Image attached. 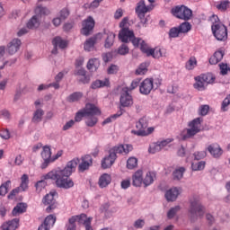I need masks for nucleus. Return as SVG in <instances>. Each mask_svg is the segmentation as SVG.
<instances>
[{
    "instance_id": "obj_1",
    "label": "nucleus",
    "mask_w": 230,
    "mask_h": 230,
    "mask_svg": "<svg viewBox=\"0 0 230 230\" xmlns=\"http://www.w3.org/2000/svg\"><path fill=\"white\" fill-rule=\"evenodd\" d=\"M78 163H80L79 158H74L73 160L67 162L66 165L62 168L53 169L48 173L44 174V179H51L55 181L56 186L58 188H63L64 190H69V188H73L75 186V182L72 179H70L73 172L76 170L78 166Z\"/></svg>"
},
{
    "instance_id": "obj_2",
    "label": "nucleus",
    "mask_w": 230,
    "mask_h": 230,
    "mask_svg": "<svg viewBox=\"0 0 230 230\" xmlns=\"http://www.w3.org/2000/svg\"><path fill=\"white\" fill-rule=\"evenodd\" d=\"M131 181L135 188H141L142 184L145 188H148L155 181V172L150 171L145 172L143 169H138L132 174Z\"/></svg>"
},
{
    "instance_id": "obj_3",
    "label": "nucleus",
    "mask_w": 230,
    "mask_h": 230,
    "mask_svg": "<svg viewBox=\"0 0 230 230\" xmlns=\"http://www.w3.org/2000/svg\"><path fill=\"white\" fill-rule=\"evenodd\" d=\"M199 132H202V118L198 117L188 122V128L180 132L179 139L181 141L191 139V137H195Z\"/></svg>"
},
{
    "instance_id": "obj_4",
    "label": "nucleus",
    "mask_w": 230,
    "mask_h": 230,
    "mask_svg": "<svg viewBox=\"0 0 230 230\" xmlns=\"http://www.w3.org/2000/svg\"><path fill=\"white\" fill-rule=\"evenodd\" d=\"M206 213V208L200 203V199L192 198L190 200V208L188 210V217L192 221L198 220V218H202Z\"/></svg>"
},
{
    "instance_id": "obj_5",
    "label": "nucleus",
    "mask_w": 230,
    "mask_h": 230,
    "mask_svg": "<svg viewBox=\"0 0 230 230\" xmlns=\"http://www.w3.org/2000/svg\"><path fill=\"white\" fill-rule=\"evenodd\" d=\"M119 27L121 30L119 33V39L121 42H128V40H132V39H134V31L130 30L128 18H124L120 22Z\"/></svg>"
},
{
    "instance_id": "obj_6",
    "label": "nucleus",
    "mask_w": 230,
    "mask_h": 230,
    "mask_svg": "<svg viewBox=\"0 0 230 230\" xmlns=\"http://www.w3.org/2000/svg\"><path fill=\"white\" fill-rule=\"evenodd\" d=\"M195 80L194 89H197L198 91H205L209 84L215 82V77L213 76V74H203L195 77Z\"/></svg>"
},
{
    "instance_id": "obj_7",
    "label": "nucleus",
    "mask_w": 230,
    "mask_h": 230,
    "mask_svg": "<svg viewBox=\"0 0 230 230\" xmlns=\"http://www.w3.org/2000/svg\"><path fill=\"white\" fill-rule=\"evenodd\" d=\"M151 10H154V4H151L146 5L144 0H141L137 4L136 12L140 19L138 26H146V19H145V13H148V12H151Z\"/></svg>"
},
{
    "instance_id": "obj_8",
    "label": "nucleus",
    "mask_w": 230,
    "mask_h": 230,
    "mask_svg": "<svg viewBox=\"0 0 230 230\" xmlns=\"http://www.w3.org/2000/svg\"><path fill=\"white\" fill-rule=\"evenodd\" d=\"M148 122L146 121V117H142L139 121L137 122V128L138 130H132V134H135L136 136H150L155 130L153 127L147 128Z\"/></svg>"
},
{
    "instance_id": "obj_9",
    "label": "nucleus",
    "mask_w": 230,
    "mask_h": 230,
    "mask_svg": "<svg viewBox=\"0 0 230 230\" xmlns=\"http://www.w3.org/2000/svg\"><path fill=\"white\" fill-rule=\"evenodd\" d=\"M172 13L177 19H181L182 21H190L193 17V12L186 5H177L172 9Z\"/></svg>"
},
{
    "instance_id": "obj_10",
    "label": "nucleus",
    "mask_w": 230,
    "mask_h": 230,
    "mask_svg": "<svg viewBox=\"0 0 230 230\" xmlns=\"http://www.w3.org/2000/svg\"><path fill=\"white\" fill-rule=\"evenodd\" d=\"M212 31L217 40H227V27L222 23L212 25Z\"/></svg>"
},
{
    "instance_id": "obj_11",
    "label": "nucleus",
    "mask_w": 230,
    "mask_h": 230,
    "mask_svg": "<svg viewBox=\"0 0 230 230\" xmlns=\"http://www.w3.org/2000/svg\"><path fill=\"white\" fill-rule=\"evenodd\" d=\"M102 111L93 103H87L85 107L76 112V116H100Z\"/></svg>"
},
{
    "instance_id": "obj_12",
    "label": "nucleus",
    "mask_w": 230,
    "mask_h": 230,
    "mask_svg": "<svg viewBox=\"0 0 230 230\" xmlns=\"http://www.w3.org/2000/svg\"><path fill=\"white\" fill-rule=\"evenodd\" d=\"M182 193V188L172 187L165 191L164 197L167 202H175L179 199V195Z\"/></svg>"
},
{
    "instance_id": "obj_13",
    "label": "nucleus",
    "mask_w": 230,
    "mask_h": 230,
    "mask_svg": "<svg viewBox=\"0 0 230 230\" xmlns=\"http://www.w3.org/2000/svg\"><path fill=\"white\" fill-rule=\"evenodd\" d=\"M55 195H57L56 191H50L42 199L43 204L45 206H49L47 208L48 213H49V211H51L52 209H55V208H57V199H55Z\"/></svg>"
},
{
    "instance_id": "obj_14",
    "label": "nucleus",
    "mask_w": 230,
    "mask_h": 230,
    "mask_svg": "<svg viewBox=\"0 0 230 230\" xmlns=\"http://www.w3.org/2000/svg\"><path fill=\"white\" fill-rule=\"evenodd\" d=\"M117 155L114 153H111V151L109 152L108 155H106L101 162V166L103 168V170H107L116 163Z\"/></svg>"
},
{
    "instance_id": "obj_15",
    "label": "nucleus",
    "mask_w": 230,
    "mask_h": 230,
    "mask_svg": "<svg viewBox=\"0 0 230 230\" xmlns=\"http://www.w3.org/2000/svg\"><path fill=\"white\" fill-rule=\"evenodd\" d=\"M154 89V79L146 78L139 85L141 94L148 95Z\"/></svg>"
},
{
    "instance_id": "obj_16",
    "label": "nucleus",
    "mask_w": 230,
    "mask_h": 230,
    "mask_svg": "<svg viewBox=\"0 0 230 230\" xmlns=\"http://www.w3.org/2000/svg\"><path fill=\"white\" fill-rule=\"evenodd\" d=\"M94 28V19L89 16L86 20L83 22V28L81 30L82 35H89Z\"/></svg>"
},
{
    "instance_id": "obj_17",
    "label": "nucleus",
    "mask_w": 230,
    "mask_h": 230,
    "mask_svg": "<svg viewBox=\"0 0 230 230\" xmlns=\"http://www.w3.org/2000/svg\"><path fill=\"white\" fill-rule=\"evenodd\" d=\"M41 157L44 160V163L41 164V168L44 170V168H48V164H51V147L48 146H43Z\"/></svg>"
},
{
    "instance_id": "obj_18",
    "label": "nucleus",
    "mask_w": 230,
    "mask_h": 230,
    "mask_svg": "<svg viewBox=\"0 0 230 230\" xmlns=\"http://www.w3.org/2000/svg\"><path fill=\"white\" fill-rule=\"evenodd\" d=\"M93 165V157L89 155L82 156L81 163L78 165L79 172H85Z\"/></svg>"
},
{
    "instance_id": "obj_19",
    "label": "nucleus",
    "mask_w": 230,
    "mask_h": 230,
    "mask_svg": "<svg viewBox=\"0 0 230 230\" xmlns=\"http://www.w3.org/2000/svg\"><path fill=\"white\" fill-rule=\"evenodd\" d=\"M208 152L211 155L212 157H215L216 159H218L224 154V151L222 150V147H220V145L215 143L210 144L207 147Z\"/></svg>"
},
{
    "instance_id": "obj_20",
    "label": "nucleus",
    "mask_w": 230,
    "mask_h": 230,
    "mask_svg": "<svg viewBox=\"0 0 230 230\" xmlns=\"http://www.w3.org/2000/svg\"><path fill=\"white\" fill-rule=\"evenodd\" d=\"M102 37L105 39L104 47L111 48L114 44V39H116V34L109 30H104L103 34L101 33V39Z\"/></svg>"
},
{
    "instance_id": "obj_21",
    "label": "nucleus",
    "mask_w": 230,
    "mask_h": 230,
    "mask_svg": "<svg viewBox=\"0 0 230 230\" xmlns=\"http://www.w3.org/2000/svg\"><path fill=\"white\" fill-rule=\"evenodd\" d=\"M56 222L57 217L53 215H49L45 218L44 223L39 226L38 230H50L51 227L55 226Z\"/></svg>"
},
{
    "instance_id": "obj_22",
    "label": "nucleus",
    "mask_w": 230,
    "mask_h": 230,
    "mask_svg": "<svg viewBox=\"0 0 230 230\" xmlns=\"http://www.w3.org/2000/svg\"><path fill=\"white\" fill-rule=\"evenodd\" d=\"M22 44V42L19 39L12 40V41L7 45V53H9V55H15V53L21 49Z\"/></svg>"
},
{
    "instance_id": "obj_23",
    "label": "nucleus",
    "mask_w": 230,
    "mask_h": 230,
    "mask_svg": "<svg viewBox=\"0 0 230 230\" xmlns=\"http://www.w3.org/2000/svg\"><path fill=\"white\" fill-rule=\"evenodd\" d=\"M111 182H112V175H111V173L104 172L99 177L98 186L102 189L107 188Z\"/></svg>"
},
{
    "instance_id": "obj_24",
    "label": "nucleus",
    "mask_w": 230,
    "mask_h": 230,
    "mask_svg": "<svg viewBox=\"0 0 230 230\" xmlns=\"http://www.w3.org/2000/svg\"><path fill=\"white\" fill-rule=\"evenodd\" d=\"M133 103L132 95H130L127 90L124 91L120 96V104L122 107H130Z\"/></svg>"
},
{
    "instance_id": "obj_25",
    "label": "nucleus",
    "mask_w": 230,
    "mask_h": 230,
    "mask_svg": "<svg viewBox=\"0 0 230 230\" xmlns=\"http://www.w3.org/2000/svg\"><path fill=\"white\" fill-rule=\"evenodd\" d=\"M73 217L75 219V222H78V224H83L84 227H86L87 226H91V223L93 222V217H87V215L85 214H81Z\"/></svg>"
},
{
    "instance_id": "obj_26",
    "label": "nucleus",
    "mask_w": 230,
    "mask_h": 230,
    "mask_svg": "<svg viewBox=\"0 0 230 230\" xmlns=\"http://www.w3.org/2000/svg\"><path fill=\"white\" fill-rule=\"evenodd\" d=\"M52 44L54 46V49L52 50V53L56 55L57 53V48H60L61 49H64L65 48H67V41L62 40L60 37H56L52 40Z\"/></svg>"
},
{
    "instance_id": "obj_27",
    "label": "nucleus",
    "mask_w": 230,
    "mask_h": 230,
    "mask_svg": "<svg viewBox=\"0 0 230 230\" xmlns=\"http://www.w3.org/2000/svg\"><path fill=\"white\" fill-rule=\"evenodd\" d=\"M98 39H102V33L97 34L93 38L88 39L84 43V49L85 51H91L94 49V44H96V41Z\"/></svg>"
},
{
    "instance_id": "obj_28",
    "label": "nucleus",
    "mask_w": 230,
    "mask_h": 230,
    "mask_svg": "<svg viewBox=\"0 0 230 230\" xmlns=\"http://www.w3.org/2000/svg\"><path fill=\"white\" fill-rule=\"evenodd\" d=\"M19 227V219L14 218L11 221H7L2 225L3 230H16Z\"/></svg>"
},
{
    "instance_id": "obj_29",
    "label": "nucleus",
    "mask_w": 230,
    "mask_h": 230,
    "mask_svg": "<svg viewBox=\"0 0 230 230\" xmlns=\"http://www.w3.org/2000/svg\"><path fill=\"white\" fill-rule=\"evenodd\" d=\"M40 26V20L38 15H33L27 22L29 30H37Z\"/></svg>"
},
{
    "instance_id": "obj_30",
    "label": "nucleus",
    "mask_w": 230,
    "mask_h": 230,
    "mask_svg": "<svg viewBox=\"0 0 230 230\" xmlns=\"http://www.w3.org/2000/svg\"><path fill=\"white\" fill-rule=\"evenodd\" d=\"M150 57H153V58H161V57H166V49L159 47L152 49Z\"/></svg>"
},
{
    "instance_id": "obj_31",
    "label": "nucleus",
    "mask_w": 230,
    "mask_h": 230,
    "mask_svg": "<svg viewBox=\"0 0 230 230\" xmlns=\"http://www.w3.org/2000/svg\"><path fill=\"white\" fill-rule=\"evenodd\" d=\"M98 67H100V59L92 58L88 61L87 69L92 73H94V71H97Z\"/></svg>"
},
{
    "instance_id": "obj_32",
    "label": "nucleus",
    "mask_w": 230,
    "mask_h": 230,
    "mask_svg": "<svg viewBox=\"0 0 230 230\" xmlns=\"http://www.w3.org/2000/svg\"><path fill=\"white\" fill-rule=\"evenodd\" d=\"M138 160L136 156H130L127 160L126 168L128 170H136L137 168Z\"/></svg>"
},
{
    "instance_id": "obj_33",
    "label": "nucleus",
    "mask_w": 230,
    "mask_h": 230,
    "mask_svg": "<svg viewBox=\"0 0 230 230\" xmlns=\"http://www.w3.org/2000/svg\"><path fill=\"white\" fill-rule=\"evenodd\" d=\"M26 212V204L24 203H19L17 204L13 209V217H17L19 215H22V213H25Z\"/></svg>"
},
{
    "instance_id": "obj_34",
    "label": "nucleus",
    "mask_w": 230,
    "mask_h": 230,
    "mask_svg": "<svg viewBox=\"0 0 230 230\" xmlns=\"http://www.w3.org/2000/svg\"><path fill=\"white\" fill-rule=\"evenodd\" d=\"M184 172H186V168L178 167L172 172V177L174 181H181L184 177Z\"/></svg>"
},
{
    "instance_id": "obj_35",
    "label": "nucleus",
    "mask_w": 230,
    "mask_h": 230,
    "mask_svg": "<svg viewBox=\"0 0 230 230\" xmlns=\"http://www.w3.org/2000/svg\"><path fill=\"white\" fill-rule=\"evenodd\" d=\"M30 184V178L28 177L27 174H23L21 177V184L19 190L21 191H26L28 190V185Z\"/></svg>"
},
{
    "instance_id": "obj_36",
    "label": "nucleus",
    "mask_w": 230,
    "mask_h": 230,
    "mask_svg": "<svg viewBox=\"0 0 230 230\" xmlns=\"http://www.w3.org/2000/svg\"><path fill=\"white\" fill-rule=\"evenodd\" d=\"M82 98H84V93H82L81 92H75L74 93H71L67 97V102H69L70 103H74L75 102H80Z\"/></svg>"
},
{
    "instance_id": "obj_37",
    "label": "nucleus",
    "mask_w": 230,
    "mask_h": 230,
    "mask_svg": "<svg viewBox=\"0 0 230 230\" xmlns=\"http://www.w3.org/2000/svg\"><path fill=\"white\" fill-rule=\"evenodd\" d=\"M109 86V79H104V80H96L94 81L92 85L91 88L92 89H100V87H107Z\"/></svg>"
},
{
    "instance_id": "obj_38",
    "label": "nucleus",
    "mask_w": 230,
    "mask_h": 230,
    "mask_svg": "<svg viewBox=\"0 0 230 230\" xmlns=\"http://www.w3.org/2000/svg\"><path fill=\"white\" fill-rule=\"evenodd\" d=\"M34 12L38 17L39 15H49V13H51V11H49L48 7H44L42 5H38Z\"/></svg>"
},
{
    "instance_id": "obj_39",
    "label": "nucleus",
    "mask_w": 230,
    "mask_h": 230,
    "mask_svg": "<svg viewBox=\"0 0 230 230\" xmlns=\"http://www.w3.org/2000/svg\"><path fill=\"white\" fill-rule=\"evenodd\" d=\"M191 168L193 172H202L204 168H206V162L200 161L197 163H192L191 164Z\"/></svg>"
},
{
    "instance_id": "obj_40",
    "label": "nucleus",
    "mask_w": 230,
    "mask_h": 230,
    "mask_svg": "<svg viewBox=\"0 0 230 230\" xmlns=\"http://www.w3.org/2000/svg\"><path fill=\"white\" fill-rule=\"evenodd\" d=\"M41 181H39L36 183V190L39 193H40V191H42V190H44V188H46V186H48V183L46 182V181H52L51 179H44V175L41 177Z\"/></svg>"
},
{
    "instance_id": "obj_41",
    "label": "nucleus",
    "mask_w": 230,
    "mask_h": 230,
    "mask_svg": "<svg viewBox=\"0 0 230 230\" xmlns=\"http://www.w3.org/2000/svg\"><path fill=\"white\" fill-rule=\"evenodd\" d=\"M181 208L180 205H176L172 208H171L169 209V211L167 212V217L172 219L174 218L175 215H177V213H179V211H181Z\"/></svg>"
},
{
    "instance_id": "obj_42",
    "label": "nucleus",
    "mask_w": 230,
    "mask_h": 230,
    "mask_svg": "<svg viewBox=\"0 0 230 230\" xmlns=\"http://www.w3.org/2000/svg\"><path fill=\"white\" fill-rule=\"evenodd\" d=\"M77 76H79L78 80L79 82H82V84H89L90 82V78L89 76H87V75H85V71L84 69H79L76 73ZM80 76H83L84 79L80 78Z\"/></svg>"
},
{
    "instance_id": "obj_43",
    "label": "nucleus",
    "mask_w": 230,
    "mask_h": 230,
    "mask_svg": "<svg viewBox=\"0 0 230 230\" xmlns=\"http://www.w3.org/2000/svg\"><path fill=\"white\" fill-rule=\"evenodd\" d=\"M84 121L87 127H94L98 123V119L95 116H85Z\"/></svg>"
},
{
    "instance_id": "obj_44",
    "label": "nucleus",
    "mask_w": 230,
    "mask_h": 230,
    "mask_svg": "<svg viewBox=\"0 0 230 230\" xmlns=\"http://www.w3.org/2000/svg\"><path fill=\"white\" fill-rule=\"evenodd\" d=\"M178 29L180 30V33H188V31H191V24L188 22H182Z\"/></svg>"
},
{
    "instance_id": "obj_45",
    "label": "nucleus",
    "mask_w": 230,
    "mask_h": 230,
    "mask_svg": "<svg viewBox=\"0 0 230 230\" xmlns=\"http://www.w3.org/2000/svg\"><path fill=\"white\" fill-rule=\"evenodd\" d=\"M186 69L191 71V69H195L197 67V58L195 57H191L186 63Z\"/></svg>"
},
{
    "instance_id": "obj_46",
    "label": "nucleus",
    "mask_w": 230,
    "mask_h": 230,
    "mask_svg": "<svg viewBox=\"0 0 230 230\" xmlns=\"http://www.w3.org/2000/svg\"><path fill=\"white\" fill-rule=\"evenodd\" d=\"M229 4H230L229 0H224L219 2V4L216 5V8H217V10H220V12H226V10L229 8Z\"/></svg>"
},
{
    "instance_id": "obj_47",
    "label": "nucleus",
    "mask_w": 230,
    "mask_h": 230,
    "mask_svg": "<svg viewBox=\"0 0 230 230\" xmlns=\"http://www.w3.org/2000/svg\"><path fill=\"white\" fill-rule=\"evenodd\" d=\"M69 14H70L69 9L65 7L59 11V13H58V17L63 21H66V19L69 17Z\"/></svg>"
},
{
    "instance_id": "obj_48",
    "label": "nucleus",
    "mask_w": 230,
    "mask_h": 230,
    "mask_svg": "<svg viewBox=\"0 0 230 230\" xmlns=\"http://www.w3.org/2000/svg\"><path fill=\"white\" fill-rule=\"evenodd\" d=\"M11 181H7L0 186V197H4L8 193V188H10Z\"/></svg>"
},
{
    "instance_id": "obj_49",
    "label": "nucleus",
    "mask_w": 230,
    "mask_h": 230,
    "mask_svg": "<svg viewBox=\"0 0 230 230\" xmlns=\"http://www.w3.org/2000/svg\"><path fill=\"white\" fill-rule=\"evenodd\" d=\"M66 230H76V221L74 216L69 217L68 223L66 225Z\"/></svg>"
},
{
    "instance_id": "obj_50",
    "label": "nucleus",
    "mask_w": 230,
    "mask_h": 230,
    "mask_svg": "<svg viewBox=\"0 0 230 230\" xmlns=\"http://www.w3.org/2000/svg\"><path fill=\"white\" fill-rule=\"evenodd\" d=\"M161 146L156 142L150 145L148 152L149 154H157V152H161Z\"/></svg>"
},
{
    "instance_id": "obj_51",
    "label": "nucleus",
    "mask_w": 230,
    "mask_h": 230,
    "mask_svg": "<svg viewBox=\"0 0 230 230\" xmlns=\"http://www.w3.org/2000/svg\"><path fill=\"white\" fill-rule=\"evenodd\" d=\"M139 48L142 53H145L147 57H150L152 55V49H150V47H148V45L145 43V41L140 45Z\"/></svg>"
},
{
    "instance_id": "obj_52",
    "label": "nucleus",
    "mask_w": 230,
    "mask_h": 230,
    "mask_svg": "<svg viewBox=\"0 0 230 230\" xmlns=\"http://www.w3.org/2000/svg\"><path fill=\"white\" fill-rule=\"evenodd\" d=\"M146 71H148V69L146 68V64L142 63L136 70V75H146Z\"/></svg>"
},
{
    "instance_id": "obj_53",
    "label": "nucleus",
    "mask_w": 230,
    "mask_h": 230,
    "mask_svg": "<svg viewBox=\"0 0 230 230\" xmlns=\"http://www.w3.org/2000/svg\"><path fill=\"white\" fill-rule=\"evenodd\" d=\"M110 152L115 154V155L117 154H123V144H120V145H117L115 146H113Z\"/></svg>"
},
{
    "instance_id": "obj_54",
    "label": "nucleus",
    "mask_w": 230,
    "mask_h": 230,
    "mask_svg": "<svg viewBox=\"0 0 230 230\" xmlns=\"http://www.w3.org/2000/svg\"><path fill=\"white\" fill-rule=\"evenodd\" d=\"M179 35H181V31H180L179 27L172 28L169 31V37H172V39L179 37Z\"/></svg>"
},
{
    "instance_id": "obj_55",
    "label": "nucleus",
    "mask_w": 230,
    "mask_h": 230,
    "mask_svg": "<svg viewBox=\"0 0 230 230\" xmlns=\"http://www.w3.org/2000/svg\"><path fill=\"white\" fill-rule=\"evenodd\" d=\"M131 40L132 44L136 47V48H140L141 45L145 42V40L139 39V38H136L135 36L129 40Z\"/></svg>"
},
{
    "instance_id": "obj_56",
    "label": "nucleus",
    "mask_w": 230,
    "mask_h": 230,
    "mask_svg": "<svg viewBox=\"0 0 230 230\" xmlns=\"http://www.w3.org/2000/svg\"><path fill=\"white\" fill-rule=\"evenodd\" d=\"M128 51L129 49L127 44H122L118 49L119 55H128Z\"/></svg>"
},
{
    "instance_id": "obj_57",
    "label": "nucleus",
    "mask_w": 230,
    "mask_h": 230,
    "mask_svg": "<svg viewBox=\"0 0 230 230\" xmlns=\"http://www.w3.org/2000/svg\"><path fill=\"white\" fill-rule=\"evenodd\" d=\"M173 140L172 138H167L165 140H162L158 142V145L160 146V149L163 150V148H166L172 143Z\"/></svg>"
},
{
    "instance_id": "obj_58",
    "label": "nucleus",
    "mask_w": 230,
    "mask_h": 230,
    "mask_svg": "<svg viewBox=\"0 0 230 230\" xmlns=\"http://www.w3.org/2000/svg\"><path fill=\"white\" fill-rule=\"evenodd\" d=\"M206 155V151H198L194 153V159H196V161H200V159H204Z\"/></svg>"
},
{
    "instance_id": "obj_59",
    "label": "nucleus",
    "mask_w": 230,
    "mask_h": 230,
    "mask_svg": "<svg viewBox=\"0 0 230 230\" xmlns=\"http://www.w3.org/2000/svg\"><path fill=\"white\" fill-rule=\"evenodd\" d=\"M134 150V147L130 144H122V154H128L129 152H132Z\"/></svg>"
},
{
    "instance_id": "obj_60",
    "label": "nucleus",
    "mask_w": 230,
    "mask_h": 230,
    "mask_svg": "<svg viewBox=\"0 0 230 230\" xmlns=\"http://www.w3.org/2000/svg\"><path fill=\"white\" fill-rule=\"evenodd\" d=\"M133 226L136 229H143L145 227V221L144 219H137Z\"/></svg>"
},
{
    "instance_id": "obj_61",
    "label": "nucleus",
    "mask_w": 230,
    "mask_h": 230,
    "mask_svg": "<svg viewBox=\"0 0 230 230\" xmlns=\"http://www.w3.org/2000/svg\"><path fill=\"white\" fill-rule=\"evenodd\" d=\"M209 112V105H202L199 108L200 116H207Z\"/></svg>"
},
{
    "instance_id": "obj_62",
    "label": "nucleus",
    "mask_w": 230,
    "mask_h": 230,
    "mask_svg": "<svg viewBox=\"0 0 230 230\" xmlns=\"http://www.w3.org/2000/svg\"><path fill=\"white\" fill-rule=\"evenodd\" d=\"M119 67L116 65H111L109 68H108V75H116V73H118L119 71Z\"/></svg>"
},
{
    "instance_id": "obj_63",
    "label": "nucleus",
    "mask_w": 230,
    "mask_h": 230,
    "mask_svg": "<svg viewBox=\"0 0 230 230\" xmlns=\"http://www.w3.org/2000/svg\"><path fill=\"white\" fill-rule=\"evenodd\" d=\"M0 137H2V139H10V131H8V129L1 130Z\"/></svg>"
},
{
    "instance_id": "obj_64",
    "label": "nucleus",
    "mask_w": 230,
    "mask_h": 230,
    "mask_svg": "<svg viewBox=\"0 0 230 230\" xmlns=\"http://www.w3.org/2000/svg\"><path fill=\"white\" fill-rule=\"evenodd\" d=\"M120 186H121L122 190H128V188H130V180L129 179L123 180L120 182Z\"/></svg>"
}]
</instances>
